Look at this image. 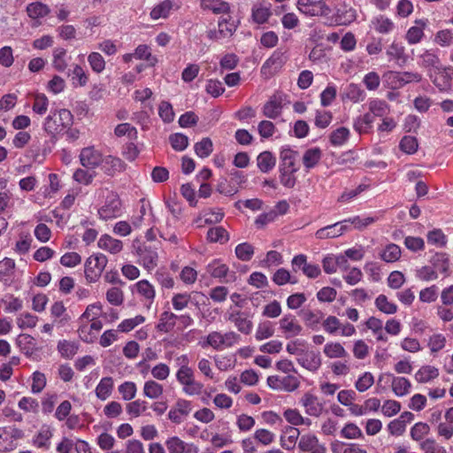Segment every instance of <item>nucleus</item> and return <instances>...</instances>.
Returning <instances> with one entry per match:
<instances>
[{"mask_svg": "<svg viewBox=\"0 0 453 453\" xmlns=\"http://www.w3.org/2000/svg\"><path fill=\"white\" fill-rule=\"evenodd\" d=\"M164 393L161 384L153 380L145 381L143 385V395L150 399H157Z\"/></svg>", "mask_w": 453, "mask_h": 453, "instance_id": "nucleus-47", "label": "nucleus"}, {"mask_svg": "<svg viewBox=\"0 0 453 453\" xmlns=\"http://www.w3.org/2000/svg\"><path fill=\"white\" fill-rule=\"evenodd\" d=\"M300 403L304 407L306 414L319 417L323 411V405L318 397L310 393L304 394L300 399Z\"/></svg>", "mask_w": 453, "mask_h": 453, "instance_id": "nucleus-23", "label": "nucleus"}, {"mask_svg": "<svg viewBox=\"0 0 453 453\" xmlns=\"http://www.w3.org/2000/svg\"><path fill=\"white\" fill-rule=\"evenodd\" d=\"M366 97L365 91L359 84L349 83L342 88L341 98L344 101H349L352 104L363 102Z\"/></svg>", "mask_w": 453, "mask_h": 453, "instance_id": "nucleus-15", "label": "nucleus"}, {"mask_svg": "<svg viewBox=\"0 0 453 453\" xmlns=\"http://www.w3.org/2000/svg\"><path fill=\"white\" fill-rule=\"evenodd\" d=\"M356 10L346 4L339 5L334 15L335 24L339 26L349 25L356 19Z\"/></svg>", "mask_w": 453, "mask_h": 453, "instance_id": "nucleus-20", "label": "nucleus"}, {"mask_svg": "<svg viewBox=\"0 0 453 453\" xmlns=\"http://www.w3.org/2000/svg\"><path fill=\"white\" fill-rule=\"evenodd\" d=\"M16 343L20 351L32 360H39L41 348L37 346L36 340L27 334H21L17 337Z\"/></svg>", "mask_w": 453, "mask_h": 453, "instance_id": "nucleus-7", "label": "nucleus"}, {"mask_svg": "<svg viewBox=\"0 0 453 453\" xmlns=\"http://www.w3.org/2000/svg\"><path fill=\"white\" fill-rule=\"evenodd\" d=\"M58 350L63 357L71 358L77 353L78 344L74 342L62 340L58 343Z\"/></svg>", "mask_w": 453, "mask_h": 453, "instance_id": "nucleus-57", "label": "nucleus"}, {"mask_svg": "<svg viewBox=\"0 0 453 453\" xmlns=\"http://www.w3.org/2000/svg\"><path fill=\"white\" fill-rule=\"evenodd\" d=\"M194 150L199 157L205 158L211 154L213 150V143L209 137H205L195 144Z\"/></svg>", "mask_w": 453, "mask_h": 453, "instance_id": "nucleus-55", "label": "nucleus"}, {"mask_svg": "<svg viewBox=\"0 0 453 453\" xmlns=\"http://www.w3.org/2000/svg\"><path fill=\"white\" fill-rule=\"evenodd\" d=\"M88 62L93 72L101 73L105 69V61L103 56L98 52H91L88 56Z\"/></svg>", "mask_w": 453, "mask_h": 453, "instance_id": "nucleus-61", "label": "nucleus"}, {"mask_svg": "<svg viewBox=\"0 0 453 453\" xmlns=\"http://www.w3.org/2000/svg\"><path fill=\"white\" fill-rule=\"evenodd\" d=\"M121 213V201L116 194L109 195L104 204L98 210V215L104 220L119 217Z\"/></svg>", "mask_w": 453, "mask_h": 453, "instance_id": "nucleus-8", "label": "nucleus"}, {"mask_svg": "<svg viewBox=\"0 0 453 453\" xmlns=\"http://www.w3.org/2000/svg\"><path fill=\"white\" fill-rule=\"evenodd\" d=\"M53 436L52 429L48 425H43L33 437L32 443L35 447L42 449L50 448V439Z\"/></svg>", "mask_w": 453, "mask_h": 453, "instance_id": "nucleus-25", "label": "nucleus"}, {"mask_svg": "<svg viewBox=\"0 0 453 453\" xmlns=\"http://www.w3.org/2000/svg\"><path fill=\"white\" fill-rule=\"evenodd\" d=\"M104 173L108 175H113L116 172H121L125 168L123 161L113 156H107L103 158Z\"/></svg>", "mask_w": 453, "mask_h": 453, "instance_id": "nucleus-40", "label": "nucleus"}, {"mask_svg": "<svg viewBox=\"0 0 453 453\" xmlns=\"http://www.w3.org/2000/svg\"><path fill=\"white\" fill-rule=\"evenodd\" d=\"M113 389V380L111 377H104L101 379L96 388V395L102 401L106 400Z\"/></svg>", "mask_w": 453, "mask_h": 453, "instance_id": "nucleus-42", "label": "nucleus"}, {"mask_svg": "<svg viewBox=\"0 0 453 453\" xmlns=\"http://www.w3.org/2000/svg\"><path fill=\"white\" fill-rule=\"evenodd\" d=\"M300 316L303 318L306 326L311 329H315L323 319L321 311L302 310Z\"/></svg>", "mask_w": 453, "mask_h": 453, "instance_id": "nucleus-43", "label": "nucleus"}, {"mask_svg": "<svg viewBox=\"0 0 453 453\" xmlns=\"http://www.w3.org/2000/svg\"><path fill=\"white\" fill-rule=\"evenodd\" d=\"M108 259L105 255L96 253L91 255L85 262L84 273L88 282H96L100 278L107 265Z\"/></svg>", "mask_w": 453, "mask_h": 453, "instance_id": "nucleus-2", "label": "nucleus"}, {"mask_svg": "<svg viewBox=\"0 0 453 453\" xmlns=\"http://www.w3.org/2000/svg\"><path fill=\"white\" fill-rule=\"evenodd\" d=\"M386 53L390 59L403 63L406 61L405 48L401 42L394 41L387 49Z\"/></svg>", "mask_w": 453, "mask_h": 453, "instance_id": "nucleus-51", "label": "nucleus"}, {"mask_svg": "<svg viewBox=\"0 0 453 453\" xmlns=\"http://www.w3.org/2000/svg\"><path fill=\"white\" fill-rule=\"evenodd\" d=\"M201 8L204 11H211L214 14H228L231 11L230 4L222 0H201Z\"/></svg>", "mask_w": 453, "mask_h": 453, "instance_id": "nucleus-27", "label": "nucleus"}, {"mask_svg": "<svg viewBox=\"0 0 453 453\" xmlns=\"http://www.w3.org/2000/svg\"><path fill=\"white\" fill-rule=\"evenodd\" d=\"M49 106L48 97L44 94H36L34 97L33 111L38 115H44Z\"/></svg>", "mask_w": 453, "mask_h": 453, "instance_id": "nucleus-64", "label": "nucleus"}, {"mask_svg": "<svg viewBox=\"0 0 453 453\" xmlns=\"http://www.w3.org/2000/svg\"><path fill=\"white\" fill-rule=\"evenodd\" d=\"M176 380L182 386V392L187 395H196L202 393L203 385L196 380L194 370L176 372Z\"/></svg>", "mask_w": 453, "mask_h": 453, "instance_id": "nucleus-5", "label": "nucleus"}, {"mask_svg": "<svg viewBox=\"0 0 453 453\" xmlns=\"http://www.w3.org/2000/svg\"><path fill=\"white\" fill-rule=\"evenodd\" d=\"M240 335L234 332H227L222 334L219 332H211L207 335L206 343L216 350L230 348L239 342Z\"/></svg>", "mask_w": 453, "mask_h": 453, "instance_id": "nucleus-3", "label": "nucleus"}, {"mask_svg": "<svg viewBox=\"0 0 453 453\" xmlns=\"http://www.w3.org/2000/svg\"><path fill=\"white\" fill-rule=\"evenodd\" d=\"M286 61L284 53L280 50H276L271 55V57L264 63L262 70L265 67H273L274 69L280 68Z\"/></svg>", "mask_w": 453, "mask_h": 453, "instance_id": "nucleus-63", "label": "nucleus"}, {"mask_svg": "<svg viewBox=\"0 0 453 453\" xmlns=\"http://www.w3.org/2000/svg\"><path fill=\"white\" fill-rule=\"evenodd\" d=\"M73 116L67 109H50L49 115L42 123L43 130L50 136L52 142L57 141V135L70 127Z\"/></svg>", "mask_w": 453, "mask_h": 453, "instance_id": "nucleus-1", "label": "nucleus"}, {"mask_svg": "<svg viewBox=\"0 0 453 453\" xmlns=\"http://www.w3.org/2000/svg\"><path fill=\"white\" fill-rule=\"evenodd\" d=\"M272 280L277 286H283L287 283L296 284L297 283V280L295 277H292L290 273L285 268L278 269L273 275Z\"/></svg>", "mask_w": 453, "mask_h": 453, "instance_id": "nucleus-54", "label": "nucleus"}, {"mask_svg": "<svg viewBox=\"0 0 453 453\" xmlns=\"http://www.w3.org/2000/svg\"><path fill=\"white\" fill-rule=\"evenodd\" d=\"M174 4L172 0H164L156 4L150 12V17L153 20L159 19H167L173 10Z\"/></svg>", "mask_w": 453, "mask_h": 453, "instance_id": "nucleus-29", "label": "nucleus"}, {"mask_svg": "<svg viewBox=\"0 0 453 453\" xmlns=\"http://www.w3.org/2000/svg\"><path fill=\"white\" fill-rule=\"evenodd\" d=\"M148 409V403L144 400L137 399L127 404L126 410L132 418H137Z\"/></svg>", "mask_w": 453, "mask_h": 453, "instance_id": "nucleus-59", "label": "nucleus"}, {"mask_svg": "<svg viewBox=\"0 0 453 453\" xmlns=\"http://www.w3.org/2000/svg\"><path fill=\"white\" fill-rule=\"evenodd\" d=\"M207 240L210 242L226 243L229 240V234L223 226H214L208 230Z\"/></svg>", "mask_w": 453, "mask_h": 453, "instance_id": "nucleus-49", "label": "nucleus"}, {"mask_svg": "<svg viewBox=\"0 0 453 453\" xmlns=\"http://www.w3.org/2000/svg\"><path fill=\"white\" fill-rule=\"evenodd\" d=\"M324 354L329 358H341L349 356L344 347L339 342H328L324 346Z\"/></svg>", "mask_w": 453, "mask_h": 453, "instance_id": "nucleus-48", "label": "nucleus"}, {"mask_svg": "<svg viewBox=\"0 0 453 453\" xmlns=\"http://www.w3.org/2000/svg\"><path fill=\"white\" fill-rule=\"evenodd\" d=\"M373 29L380 34H389L395 29V23L388 17L380 15L372 19Z\"/></svg>", "mask_w": 453, "mask_h": 453, "instance_id": "nucleus-35", "label": "nucleus"}, {"mask_svg": "<svg viewBox=\"0 0 453 453\" xmlns=\"http://www.w3.org/2000/svg\"><path fill=\"white\" fill-rule=\"evenodd\" d=\"M276 164V158L270 151H263L257 157V165L262 173H269Z\"/></svg>", "mask_w": 453, "mask_h": 453, "instance_id": "nucleus-38", "label": "nucleus"}, {"mask_svg": "<svg viewBox=\"0 0 453 453\" xmlns=\"http://www.w3.org/2000/svg\"><path fill=\"white\" fill-rule=\"evenodd\" d=\"M103 155L94 147L83 148L80 154L81 164L88 169H95L103 162Z\"/></svg>", "mask_w": 453, "mask_h": 453, "instance_id": "nucleus-16", "label": "nucleus"}, {"mask_svg": "<svg viewBox=\"0 0 453 453\" xmlns=\"http://www.w3.org/2000/svg\"><path fill=\"white\" fill-rule=\"evenodd\" d=\"M428 76L440 91H449L453 86V68L440 66L437 70L429 71Z\"/></svg>", "mask_w": 453, "mask_h": 453, "instance_id": "nucleus-6", "label": "nucleus"}, {"mask_svg": "<svg viewBox=\"0 0 453 453\" xmlns=\"http://www.w3.org/2000/svg\"><path fill=\"white\" fill-rule=\"evenodd\" d=\"M298 449L304 453H326V447L313 434H303L298 441Z\"/></svg>", "mask_w": 453, "mask_h": 453, "instance_id": "nucleus-11", "label": "nucleus"}, {"mask_svg": "<svg viewBox=\"0 0 453 453\" xmlns=\"http://www.w3.org/2000/svg\"><path fill=\"white\" fill-rule=\"evenodd\" d=\"M386 78L392 87L401 88L408 83L421 81L422 74L418 72H388Z\"/></svg>", "mask_w": 453, "mask_h": 453, "instance_id": "nucleus-10", "label": "nucleus"}, {"mask_svg": "<svg viewBox=\"0 0 453 453\" xmlns=\"http://www.w3.org/2000/svg\"><path fill=\"white\" fill-rule=\"evenodd\" d=\"M178 315L165 311L161 313L157 329L160 332L168 333L173 329Z\"/></svg>", "mask_w": 453, "mask_h": 453, "instance_id": "nucleus-39", "label": "nucleus"}, {"mask_svg": "<svg viewBox=\"0 0 453 453\" xmlns=\"http://www.w3.org/2000/svg\"><path fill=\"white\" fill-rule=\"evenodd\" d=\"M272 16L270 5L254 4L251 8V20L257 25L266 23Z\"/></svg>", "mask_w": 453, "mask_h": 453, "instance_id": "nucleus-28", "label": "nucleus"}, {"mask_svg": "<svg viewBox=\"0 0 453 453\" xmlns=\"http://www.w3.org/2000/svg\"><path fill=\"white\" fill-rule=\"evenodd\" d=\"M373 122V116L366 112L354 119L353 128L359 134H367L372 130Z\"/></svg>", "mask_w": 453, "mask_h": 453, "instance_id": "nucleus-31", "label": "nucleus"}, {"mask_svg": "<svg viewBox=\"0 0 453 453\" xmlns=\"http://www.w3.org/2000/svg\"><path fill=\"white\" fill-rule=\"evenodd\" d=\"M169 453H198V447L194 443L182 441L178 436L167 438L165 442Z\"/></svg>", "mask_w": 453, "mask_h": 453, "instance_id": "nucleus-14", "label": "nucleus"}, {"mask_svg": "<svg viewBox=\"0 0 453 453\" xmlns=\"http://www.w3.org/2000/svg\"><path fill=\"white\" fill-rule=\"evenodd\" d=\"M280 329L284 334L285 337L291 338L301 334L303 331L302 326L298 323L296 317L288 313L285 314L279 321Z\"/></svg>", "mask_w": 453, "mask_h": 453, "instance_id": "nucleus-13", "label": "nucleus"}, {"mask_svg": "<svg viewBox=\"0 0 453 453\" xmlns=\"http://www.w3.org/2000/svg\"><path fill=\"white\" fill-rule=\"evenodd\" d=\"M384 380H386L387 383L391 381L392 390L396 396L402 397L411 392V383L404 377H396L392 373L387 372L381 374L379 378L380 382Z\"/></svg>", "mask_w": 453, "mask_h": 453, "instance_id": "nucleus-9", "label": "nucleus"}, {"mask_svg": "<svg viewBox=\"0 0 453 453\" xmlns=\"http://www.w3.org/2000/svg\"><path fill=\"white\" fill-rule=\"evenodd\" d=\"M418 65L426 69L427 74L429 73V71L437 70L440 66H441V60L436 50H426L418 56Z\"/></svg>", "mask_w": 453, "mask_h": 453, "instance_id": "nucleus-22", "label": "nucleus"}, {"mask_svg": "<svg viewBox=\"0 0 453 453\" xmlns=\"http://www.w3.org/2000/svg\"><path fill=\"white\" fill-rule=\"evenodd\" d=\"M322 150L319 147H312L307 149L303 155L302 162L304 167L305 172H310V170L315 168L320 162L322 158Z\"/></svg>", "mask_w": 453, "mask_h": 453, "instance_id": "nucleus-24", "label": "nucleus"}, {"mask_svg": "<svg viewBox=\"0 0 453 453\" xmlns=\"http://www.w3.org/2000/svg\"><path fill=\"white\" fill-rule=\"evenodd\" d=\"M27 12L28 17L35 21L34 23V26H38L41 24L39 19L49 15V13L50 12V9L45 4H42L41 2H35L29 4L27 6Z\"/></svg>", "mask_w": 453, "mask_h": 453, "instance_id": "nucleus-26", "label": "nucleus"}, {"mask_svg": "<svg viewBox=\"0 0 453 453\" xmlns=\"http://www.w3.org/2000/svg\"><path fill=\"white\" fill-rule=\"evenodd\" d=\"M297 9L306 16H328L330 7L325 0H297Z\"/></svg>", "mask_w": 453, "mask_h": 453, "instance_id": "nucleus-4", "label": "nucleus"}, {"mask_svg": "<svg viewBox=\"0 0 453 453\" xmlns=\"http://www.w3.org/2000/svg\"><path fill=\"white\" fill-rule=\"evenodd\" d=\"M66 50L64 48H56L53 50L52 65L58 72H64L67 67L65 60Z\"/></svg>", "mask_w": 453, "mask_h": 453, "instance_id": "nucleus-58", "label": "nucleus"}, {"mask_svg": "<svg viewBox=\"0 0 453 453\" xmlns=\"http://www.w3.org/2000/svg\"><path fill=\"white\" fill-rule=\"evenodd\" d=\"M136 254L139 257L141 265L146 270L150 271L157 267L158 255L156 248L142 244L136 249Z\"/></svg>", "mask_w": 453, "mask_h": 453, "instance_id": "nucleus-12", "label": "nucleus"}, {"mask_svg": "<svg viewBox=\"0 0 453 453\" xmlns=\"http://www.w3.org/2000/svg\"><path fill=\"white\" fill-rule=\"evenodd\" d=\"M132 292L136 291L141 296L152 303L156 292L154 287L147 280H142L131 286Z\"/></svg>", "mask_w": 453, "mask_h": 453, "instance_id": "nucleus-32", "label": "nucleus"}, {"mask_svg": "<svg viewBox=\"0 0 453 453\" xmlns=\"http://www.w3.org/2000/svg\"><path fill=\"white\" fill-rule=\"evenodd\" d=\"M228 320L233 322L238 331L244 334H250L252 331L253 323L249 319V314L244 311H236L231 312L228 316Z\"/></svg>", "mask_w": 453, "mask_h": 453, "instance_id": "nucleus-18", "label": "nucleus"}, {"mask_svg": "<svg viewBox=\"0 0 453 453\" xmlns=\"http://www.w3.org/2000/svg\"><path fill=\"white\" fill-rule=\"evenodd\" d=\"M283 433L285 435L280 436L281 447L288 450L293 449L300 434L299 430L294 426H288L283 430Z\"/></svg>", "mask_w": 453, "mask_h": 453, "instance_id": "nucleus-33", "label": "nucleus"}, {"mask_svg": "<svg viewBox=\"0 0 453 453\" xmlns=\"http://www.w3.org/2000/svg\"><path fill=\"white\" fill-rule=\"evenodd\" d=\"M349 135L350 133L347 127H340L330 134L329 141L333 146L340 147L346 143Z\"/></svg>", "mask_w": 453, "mask_h": 453, "instance_id": "nucleus-46", "label": "nucleus"}, {"mask_svg": "<svg viewBox=\"0 0 453 453\" xmlns=\"http://www.w3.org/2000/svg\"><path fill=\"white\" fill-rule=\"evenodd\" d=\"M426 20L418 19L416 20V24L418 26L411 27L406 33V40L409 44H416L419 42L423 36L424 32L423 29L426 25Z\"/></svg>", "mask_w": 453, "mask_h": 453, "instance_id": "nucleus-36", "label": "nucleus"}, {"mask_svg": "<svg viewBox=\"0 0 453 453\" xmlns=\"http://www.w3.org/2000/svg\"><path fill=\"white\" fill-rule=\"evenodd\" d=\"M68 76L71 77L74 88L84 87L88 81L87 72L79 65H75L72 70H69Z\"/></svg>", "mask_w": 453, "mask_h": 453, "instance_id": "nucleus-37", "label": "nucleus"}, {"mask_svg": "<svg viewBox=\"0 0 453 453\" xmlns=\"http://www.w3.org/2000/svg\"><path fill=\"white\" fill-rule=\"evenodd\" d=\"M283 110V103L280 96L273 95L264 104L263 115L271 119H276L280 117Z\"/></svg>", "mask_w": 453, "mask_h": 453, "instance_id": "nucleus-17", "label": "nucleus"}, {"mask_svg": "<svg viewBox=\"0 0 453 453\" xmlns=\"http://www.w3.org/2000/svg\"><path fill=\"white\" fill-rule=\"evenodd\" d=\"M234 251L238 259L248 262L254 255V247L249 242H242L235 247Z\"/></svg>", "mask_w": 453, "mask_h": 453, "instance_id": "nucleus-60", "label": "nucleus"}, {"mask_svg": "<svg viewBox=\"0 0 453 453\" xmlns=\"http://www.w3.org/2000/svg\"><path fill=\"white\" fill-rule=\"evenodd\" d=\"M376 308L385 314H395L397 311V305L389 302L385 295H379L375 299Z\"/></svg>", "mask_w": 453, "mask_h": 453, "instance_id": "nucleus-52", "label": "nucleus"}, {"mask_svg": "<svg viewBox=\"0 0 453 453\" xmlns=\"http://www.w3.org/2000/svg\"><path fill=\"white\" fill-rule=\"evenodd\" d=\"M369 112L375 117H384L389 111V105L384 100L379 98H372L368 103Z\"/></svg>", "mask_w": 453, "mask_h": 453, "instance_id": "nucleus-41", "label": "nucleus"}, {"mask_svg": "<svg viewBox=\"0 0 453 453\" xmlns=\"http://www.w3.org/2000/svg\"><path fill=\"white\" fill-rule=\"evenodd\" d=\"M401 248L395 244H388L380 253V257L386 263H394L401 257Z\"/></svg>", "mask_w": 453, "mask_h": 453, "instance_id": "nucleus-44", "label": "nucleus"}, {"mask_svg": "<svg viewBox=\"0 0 453 453\" xmlns=\"http://www.w3.org/2000/svg\"><path fill=\"white\" fill-rule=\"evenodd\" d=\"M297 152L289 147H284L280 153L279 169H298L296 165V156Z\"/></svg>", "mask_w": 453, "mask_h": 453, "instance_id": "nucleus-34", "label": "nucleus"}, {"mask_svg": "<svg viewBox=\"0 0 453 453\" xmlns=\"http://www.w3.org/2000/svg\"><path fill=\"white\" fill-rule=\"evenodd\" d=\"M206 272L213 278H225L228 276L229 268L228 266L222 263L220 260L214 259L211 263H209L206 266ZM235 280V273L231 272L229 274V279L226 280V282L234 281Z\"/></svg>", "mask_w": 453, "mask_h": 453, "instance_id": "nucleus-19", "label": "nucleus"}, {"mask_svg": "<svg viewBox=\"0 0 453 453\" xmlns=\"http://www.w3.org/2000/svg\"><path fill=\"white\" fill-rule=\"evenodd\" d=\"M296 360L301 366L312 372H317L321 366V357L319 352L305 350Z\"/></svg>", "mask_w": 453, "mask_h": 453, "instance_id": "nucleus-21", "label": "nucleus"}, {"mask_svg": "<svg viewBox=\"0 0 453 453\" xmlns=\"http://www.w3.org/2000/svg\"><path fill=\"white\" fill-rule=\"evenodd\" d=\"M438 376L439 370L431 365H424L415 373V379L419 383H426Z\"/></svg>", "mask_w": 453, "mask_h": 453, "instance_id": "nucleus-45", "label": "nucleus"}, {"mask_svg": "<svg viewBox=\"0 0 453 453\" xmlns=\"http://www.w3.org/2000/svg\"><path fill=\"white\" fill-rule=\"evenodd\" d=\"M298 169H279L280 182L287 188H293L296 183V176Z\"/></svg>", "mask_w": 453, "mask_h": 453, "instance_id": "nucleus-53", "label": "nucleus"}, {"mask_svg": "<svg viewBox=\"0 0 453 453\" xmlns=\"http://www.w3.org/2000/svg\"><path fill=\"white\" fill-rule=\"evenodd\" d=\"M114 134L117 137L127 135L130 141H136L138 138L137 129L130 123H121L115 127Z\"/></svg>", "mask_w": 453, "mask_h": 453, "instance_id": "nucleus-50", "label": "nucleus"}, {"mask_svg": "<svg viewBox=\"0 0 453 453\" xmlns=\"http://www.w3.org/2000/svg\"><path fill=\"white\" fill-rule=\"evenodd\" d=\"M97 245L100 249L104 250L111 254H117L123 249L122 242L112 238L109 234H103L98 240Z\"/></svg>", "mask_w": 453, "mask_h": 453, "instance_id": "nucleus-30", "label": "nucleus"}, {"mask_svg": "<svg viewBox=\"0 0 453 453\" xmlns=\"http://www.w3.org/2000/svg\"><path fill=\"white\" fill-rule=\"evenodd\" d=\"M118 390L123 400L130 401L135 397L137 387L133 381H125L119 386Z\"/></svg>", "mask_w": 453, "mask_h": 453, "instance_id": "nucleus-62", "label": "nucleus"}, {"mask_svg": "<svg viewBox=\"0 0 453 453\" xmlns=\"http://www.w3.org/2000/svg\"><path fill=\"white\" fill-rule=\"evenodd\" d=\"M400 150L408 155H412L418 149V142L416 137L411 135H404L399 142Z\"/></svg>", "mask_w": 453, "mask_h": 453, "instance_id": "nucleus-56", "label": "nucleus"}]
</instances>
